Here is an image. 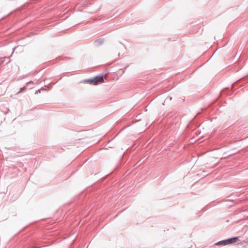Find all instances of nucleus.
<instances>
[{
  "instance_id": "obj_1",
  "label": "nucleus",
  "mask_w": 248,
  "mask_h": 248,
  "mask_svg": "<svg viewBox=\"0 0 248 248\" xmlns=\"http://www.w3.org/2000/svg\"><path fill=\"white\" fill-rule=\"evenodd\" d=\"M87 81L90 84L96 85L104 82V77L103 76H97L93 78L88 79Z\"/></svg>"
},
{
  "instance_id": "obj_2",
  "label": "nucleus",
  "mask_w": 248,
  "mask_h": 248,
  "mask_svg": "<svg viewBox=\"0 0 248 248\" xmlns=\"http://www.w3.org/2000/svg\"><path fill=\"white\" fill-rule=\"evenodd\" d=\"M238 239V237H233L228 240H226L225 241H221L219 242V243L223 244V245H228L229 244H232L233 243H234L236 241V240Z\"/></svg>"
},
{
  "instance_id": "obj_3",
  "label": "nucleus",
  "mask_w": 248,
  "mask_h": 248,
  "mask_svg": "<svg viewBox=\"0 0 248 248\" xmlns=\"http://www.w3.org/2000/svg\"><path fill=\"white\" fill-rule=\"evenodd\" d=\"M104 43V39L103 38H100L96 40H95L94 42V45L96 46H98L101 45H102Z\"/></svg>"
},
{
  "instance_id": "obj_4",
  "label": "nucleus",
  "mask_w": 248,
  "mask_h": 248,
  "mask_svg": "<svg viewBox=\"0 0 248 248\" xmlns=\"http://www.w3.org/2000/svg\"><path fill=\"white\" fill-rule=\"evenodd\" d=\"M25 87H26V86H24V87H22V88H21L20 89L19 91L17 92V93H20L22 92V91H23L25 89Z\"/></svg>"
},
{
  "instance_id": "obj_5",
  "label": "nucleus",
  "mask_w": 248,
  "mask_h": 248,
  "mask_svg": "<svg viewBox=\"0 0 248 248\" xmlns=\"http://www.w3.org/2000/svg\"><path fill=\"white\" fill-rule=\"evenodd\" d=\"M33 82H32V81H30V82H27V83H26V85H28V84H33Z\"/></svg>"
}]
</instances>
